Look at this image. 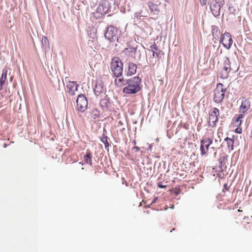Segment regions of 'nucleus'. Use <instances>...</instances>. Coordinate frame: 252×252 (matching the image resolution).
Instances as JSON below:
<instances>
[{
  "instance_id": "f257e3e1",
  "label": "nucleus",
  "mask_w": 252,
  "mask_h": 252,
  "mask_svg": "<svg viewBox=\"0 0 252 252\" xmlns=\"http://www.w3.org/2000/svg\"><path fill=\"white\" fill-rule=\"evenodd\" d=\"M141 79L138 76H135L129 79L126 81L127 85L123 89V93L126 94H134L141 90L140 84Z\"/></svg>"
},
{
  "instance_id": "f03ea898",
  "label": "nucleus",
  "mask_w": 252,
  "mask_h": 252,
  "mask_svg": "<svg viewBox=\"0 0 252 252\" xmlns=\"http://www.w3.org/2000/svg\"><path fill=\"white\" fill-rule=\"evenodd\" d=\"M111 70L115 77H121L123 72V63L118 57H114L111 62Z\"/></svg>"
},
{
  "instance_id": "7ed1b4c3",
  "label": "nucleus",
  "mask_w": 252,
  "mask_h": 252,
  "mask_svg": "<svg viewBox=\"0 0 252 252\" xmlns=\"http://www.w3.org/2000/svg\"><path fill=\"white\" fill-rule=\"evenodd\" d=\"M226 91V88L224 87L222 83L217 84L214 91V101L217 103L221 102L224 99Z\"/></svg>"
},
{
  "instance_id": "20e7f679",
  "label": "nucleus",
  "mask_w": 252,
  "mask_h": 252,
  "mask_svg": "<svg viewBox=\"0 0 252 252\" xmlns=\"http://www.w3.org/2000/svg\"><path fill=\"white\" fill-rule=\"evenodd\" d=\"M110 10L109 3L106 0L102 1L96 8L94 13L97 18H100L103 15L107 13Z\"/></svg>"
},
{
  "instance_id": "39448f33",
  "label": "nucleus",
  "mask_w": 252,
  "mask_h": 252,
  "mask_svg": "<svg viewBox=\"0 0 252 252\" xmlns=\"http://www.w3.org/2000/svg\"><path fill=\"white\" fill-rule=\"evenodd\" d=\"M224 4V0H214L210 4V9L215 17L220 15L221 7Z\"/></svg>"
},
{
  "instance_id": "423d86ee",
  "label": "nucleus",
  "mask_w": 252,
  "mask_h": 252,
  "mask_svg": "<svg viewBox=\"0 0 252 252\" xmlns=\"http://www.w3.org/2000/svg\"><path fill=\"white\" fill-rule=\"evenodd\" d=\"M231 70L230 62L227 57L223 58V64L222 70L220 72V77L222 79H226L229 76V73Z\"/></svg>"
},
{
  "instance_id": "0eeeda50",
  "label": "nucleus",
  "mask_w": 252,
  "mask_h": 252,
  "mask_svg": "<svg viewBox=\"0 0 252 252\" xmlns=\"http://www.w3.org/2000/svg\"><path fill=\"white\" fill-rule=\"evenodd\" d=\"M220 115L219 110L217 108H212L209 113L208 124L210 126L214 127L218 121V117Z\"/></svg>"
},
{
  "instance_id": "6e6552de",
  "label": "nucleus",
  "mask_w": 252,
  "mask_h": 252,
  "mask_svg": "<svg viewBox=\"0 0 252 252\" xmlns=\"http://www.w3.org/2000/svg\"><path fill=\"white\" fill-rule=\"evenodd\" d=\"M77 109L81 112H84L88 107V100L84 94H79L78 95L76 100Z\"/></svg>"
},
{
  "instance_id": "1a4fd4ad",
  "label": "nucleus",
  "mask_w": 252,
  "mask_h": 252,
  "mask_svg": "<svg viewBox=\"0 0 252 252\" xmlns=\"http://www.w3.org/2000/svg\"><path fill=\"white\" fill-rule=\"evenodd\" d=\"M118 34L117 29L113 26H109L105 33V37L109 41H113L117 38Z\"/></svg>"
},
{
  "instance_id": "9d476101",
  "label": "nucleus",
  "mask_w": 252,
  "mask_h": 252,
  "mask_svg": "<svg viewBox=\"0 0 252 252\" xmlns=\"http://www.w3.org/2000/svg\"><path fill=\"white\" fill-rule=\"evenodd\" d=\"M220 42L225 48L227 49H230L233 43V39L231 34L228 32H225L222 35Z\"/></svg>"
},
{
  "instance_id": "9b49d317",
  "label": "nucleus",
  "mask_w": 252,
  "mask_h": 252,
  "mask_svg": "<svg viewBox=\"0 0 252 252\" xmlns=\"http://www.w3.org/2000/svg\"><path fill=\"white\" fill-rule=\"evenodd\" d=\"M212 140L210 138H205L201 140L200 149L202 156L208 153L209 147L212 143Z\"/></svg>"
},
{
  "instance_id": "f8f14e48",
  "label": "nucleus",
  "mask_w": 252,
  "mask_h": 252,
  "mask_svg": "<svg viewBox=\"0 0 252 252\" xmlns=\"http://www.w3.org/2000/svg\"><path fill=\"white\" fill-rule=\"evenodd\" d=\"M79 85L76 82L69 81L66 85L67 92L70 95H74L78 91V87Z\"/></svg>"
},
{
  "instance_id": "ddd939ff",
  "label": "nucleus",
  "mask_w": 252,
  "mask_h": 252,
  "mask_svg": "<svg viewBox=\"0 0 252 252\" xmlns=\"http://www.w3.org/2000/svg\"><path fill=\"white\" fill-rule=\"evenodd\" d=\"M150 50L152 52L153 57H156L158 61H159L161 56L164 54L162 51L158 48L155 42L150 46Z\"/></svg>"
},
{
  "instance_id": "4468645a",
  "label": "nucleus",
  "mask_w": 252,
  "mask_h": 252,
  "mask_svg": "<svg viewBox=\"0 0 252 252\" xmlns=\"http://www.w3.org/2000/svg\"><path fill=\"white\" fill-rule=\"evenodd\" d=\"M160 3L158 0H154L148 2V5L152 12L157 14L159 11V5Z\"/></svg>"
},
{
  "instance_id": "2eb2a0df",
  "label": "nucleus",
  "mask_w": 252,
  "mask_h": 252,
  "mask_svg": "<svg viewBox=\"0 0 252 252\" xmlns=\"http://www.w3.org/2000/svg\"><path fill=\"white\" fill-rule=\"evenodd\" d=\"M251 107V102L249 100L245 99L242 101L240 107V111L241 113H245Z\"/></svg>"
},
{
  "instance_id": "dca6fc26",
  "label": "nucleus",
  "mask_w": 252,
  "mask_h": 252,
  "mask_svg": "<svg viewBox=\"0 0 252 252\" xmlns=\"http://www.w3.org/2000/svg\"><path fill=\"white\" fill-rule=\"evenodd\" d=\"M137 69V65L133 63H129L128 66V70L127 75L130 76L136 73Z\"/></svg>"
},
{
  "instance_id": "f3484780",
  "label": "nucleus",
  "mask_w": 252,
  "mask_h": 252,
  "mask_svg": "<svg viewBox=\"0 0 252 252\" xmlns=\"http://www.w3.org/2000/svg\"><path fill=\"white\" fill-rule=\"evenodd\" d=\"M114 82L116 86L121 87L126 84V81L123 77H116Z\"/></svg>"
},
{
  "instance_id": "a211bd4d",
  "label": "nucleus",
  "mask_w": 252,
  "mask_h": 252,
  "mask_svg": "<svg viewBox=\"0 0 252 252\" xmlns=\"http://www.w3.org/2000/svg\"><path fill=\"white\" fill-rule=\"evenodd\" d=\"M92 154L90 151L88 150L87 151L86 155L84 157V161L86 162V163L89 164L90 165H92Z\"/></svg>"
},
{
  "instance_id": "6ab92c4d",
  "label": "nucleus",
  "mask_w": 252,
  "mask_h": 252,
  "mask_svg": "<svg viewBox=\"0 0 252 252\" xmlns=\"http://www.w3.org/2000/svg\"><path fill=\"white\" fill-rule=\"evenodd\" d=\"M224 141L226 143L228 150L229 151L233 150L234 146V140L233 139L227 137L225 138Z\"/></svg>"
},
{
  "instance_id": "aec40b11",
  "label": "nucleus",
  "mask_w": 252,
  "mask_h": 252,
  "mask_svg": "<svg viewBox=\"0 0 252 252\" xmlns=\"http://www.w3.org/2000/svg\"><path fill=\"white\" fill-rule=\"evenodd\" d=\"M91 118L96 119L99 116V112L96 109H93L90 113Z\"/></svg>"
},
{
  "instance_id": "412c9836",
  "label": "nucleus",
  "mask_w": 252,
  "mask_h": 252,
  "mask_svg": "<svg viewBox=\"0 0 252 252\" xmlns=\"http://www.w3.org/2000/svg\"><path fill=\"white\" fill-rule=\"evenodd\" d=\"M243 118V114L239 115L238 118L234 122V124L236 126H240L241 124V119Z\"/></svg>"
},
{
  "instance_id": "4be33fe9",
  "label": "nucleus",
  "mask_w": 252,
  "mask_h": 252,
  "mask_svg": "<svg viewBox=\"0 0 252 252\" xmlns=\"http://www.w3.org/2000/svg\"><path fill=\"white\" fill-rule=\"evenodd\" d=\"M7 69L3 68L2 69V75H1V78H0V80H2V81L5 82V81H6V80L7 79Z\"/></svg>"
},
{
  "instance_id": "5701e85b",
  "label": "nucleus",
  "mask_w": 252,
  "mask_h": 252,
  "mask_svg": "<svg viewBox=\"0 0 252 252\" xmlns=\"http://www.w3.org/2000/svg\"><path fill=\"white\" fill-rule=\"evenodd\" d=\"M101 140L105 145V147L106 149L109 147V144L108 141V137L107 136L103 135L101 138Z\"/></svg>"
},
{
  "instance_id": "b1692460",
  "label": "nucleus",
  "mask_w": 252,
  "mask_h": 252,
  "mask_svg": "<svg viewBox=\"0 0 252 252\" xmlns=\"http://www.w3.org/2000/svg\"><path fill=\"white\" fill-rule=\"evenodd\" d=\"M226 160H227V158L225 156H222L220 158L219 163H220L221 167H222V166H223L225 164Z\"/></svg>"
},
{
  "instance_id": "393cba45",
  "label": "nucleus",
  "mask_w": 252,
  "mask_h": 252,
  "mask_svg": "<svg viewBox=\"0 0 252 252\" xmlns=\"http://www.w3.org/2000/svg\"><path fill=\"white\" fill-rule=\"evenodd\" d=\"M201 5H205L208 1V0H200Z\"/></svg>"
},
{
  "instance_id": "a878e982",
  "label": "nucleus",
  "mask_w": 252,
  "mask_h": 252,
  "mask_svg": "<svg viewBox=\"0 0 252 252\" xmlns=\"http://www.w3.org/2000/svg\"><path fill=\"white\" fill-rule=\"evenodd\" d=\"M235 131L237 133H242V129H241V128H240L239 127L236 128Z\"/></svg>"
},
{
  "instance_id": "bb28decb",
  "label": "nucleus",
  "mask_w": 252,
  "mask_h": 252,
  "mask_svg": "<svg viewBox=\"0 0 252 252\" xmlns=\"http://www.w3.org/2000/svg\"><path fill=\"white\" fill-rule=\"evenodd\" d=\"M5 81L0 80V91L2 89L3 84L4 83Z\"/></svg>"
},
{
  "instance_id": "cd10ccee",
  "label": "nucleus",
  "mask_w": 252,
  "mask_h": 252,
  "mask_svg": "<svg viewBox=\"0 0 252 252\" xmlns=\"http://www.w3.org/2000/svg\"><path fill=\"white\" fill-rule=\"evenodd\" d=\"M158 187L160 188H164L166 186L165 185H162L161 182L158 183Z\"/></svg>"
},
{
  "instance_id": "c85d7f7f",
  "label": "nucleus",
  "mask_w": 252,
  "mask_h": 252,
  "mask_svg": "<svg viewBox=\"0 0 252 252\" xmlns=\"http://www.w3.org/2000/svg\"><path fill=\"white\" fill-rule=\"evenodd\" d=\"M42 42H44L45 43L48 42V39L46 37L43 36L42 38Z\"/></svg>"
},
{
  "instance_id": "c756f323",
  "label": "nucleus",
  "mask_w": 252,
  "mask_h": 252,
  "mask_svg": "<svg viewBox=\"0 0 252 252\" xmlns=\"http://www.w3.org/2000/svg\"><path fill=\"white\" fill-rule=\"evenodd\" d=\"M132 150H134L136 152H137L139 151L140 148L138 147H136V146H135V147L132 148Z\"/></svg>"
},
{
  "instance_id": "7c9ffc66",
  "label": "nucleus",
  "mask_w": 252,
  "mask_h": 252,
  "mask_svg": "<svg viewBox=\"0 0 252 252\" xmlns=\"http://www.w3.org/2000/svg\"><path fill=\"white\" fill-rule=\"evenodd\" d=\"M224 189H225L226 190H228V187L227 186V185L226 184H225L223 186V191H224Z\"/></svg>"
},
{
  "instance_id": "2f4dec72",
  "label": "nucleus",
  "mask_w": 252,
  "mask_h": 252,
  "mask_svg": "<svg viewBox=\"0 0 252 252\" xmlns=\"http://www.w3.org/2000/svg\"><path fill=\"white\" fill-rule=\"evenodd\" d=\"M123 125V123L121 121H120L118 123L117 126L120 127Z\"/></svg>"
},
{
  "instance_id": "473e14b6",
  "label": "nucleus",
  "mask_w": 252,
  "mask_h": 252,
  "mask_svg": "<svg viewBox=\"0 0 252 252\" xmlns=\"http://www.w3.org/2000/svg\"><path fill=\"white\" fill-rule=\"evenodd\" d=\"M133 143L134 144V145H136V141L135 140H133Z\"/></svg>"
},
{
  "instance_id": "72a5a7b5",
  "label": "nucleus",
  "mask_w": 252,
  "mask_h": 252,
  "mask_svg": "<svg viewBox=\"0 0 252 252\" xmlns=\"http://www.w3.org/2000/svg\"><path fill=\"white\" fill-rule=\"evenodd\" d=\"M233 211H234V209H233V210H229V212H230V214H231V213H232V212Z\"/></svg>"
},
{
  "instance_id": "f704fd0d",
  "label": "nucleus",
  "mask_w": 252,
  "mask_h": 252,
  "mask_svg": "<svg viewBox=\"0 0 252 252\" xmlns=\"http://www.w3.org/2000/svg\"><path fill=\"white\" fill-rule=\"evenodd\" d=\"M79 163V164H81L82 165H83V163H82V162H80Z\"/></svg>"
},
{
  "instance_id": "c9c22d12",
  "label": "nucleus",
  "mask_w": 252,
  "mask_h": 252,
  "mask_svg": "<svg viewBox=\"0 0 252 252\" xmlns=\"http://www.w3.org/2000/svg\"><path fill=\"white\" fill-rule=\"evenodd\" d=\"M242 210H240V209H238V212H242Z\"/></svg>"
},
{
  "instance_id": "e433bc0d",
  "label": "nucleus",
  "mask_w": 252,
  "mask_h": 252,
  "mask_svg": "<svg viewBox=\"0 0 252 252\" xmlns=\"http://www.w3.org/2000/svg\"><path fill=\"white\" fill-rule=\"evenodd\" d=\"M4 147L5 148L6 147V145L5 144L4 145Z\"/></svg>"
},
{
  "instance_id": "4c0bfd02",
  "label": "nucleus",
  "mask_w": 252,
  "mask_h": 252,
  "mask_svg": "<svg viewBox=\"0 0 252 252\" xmlns=\"http://www.w3.org/2000/svg\"><path fill=\"white\" fill-rule=\"evenodd\" d=\"M97 87H95V89L94 90V91H96V89H97Z\"/></svg>"
}]
</instances>
